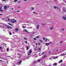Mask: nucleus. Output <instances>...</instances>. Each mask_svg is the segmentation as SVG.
Segmentation results:
<instances>
[{
    "label": "nucleus",
    "mask_w": 66,
    "mask_h": 66,
    "mask_svg": "<svg viewBox=\"0 0 66 66\" xmlns=\"http://www.w3.org/2000/svg\"><path fill=\"white\" fill-rule=\"evenodd\" d=\"M8 24L9 25H10V26H11L12 25V24H11V23H8Z\"/></svg>",
    "instance_id": "5701e85b"
},
{
    "label": "nucleus",
    "mask_w": 66,
    "mask_h": 66,
    "mask_svg": "<svg viewBox=\"0 0 66 66\" xmlns=\"http://www.w3.org/2000/svg\"><path fill=\"white\" fill-rule=\"evenodd\" d=\"M62 31H64V29H62Z\"/></svg>",
    "instance_id": "2f4dec72"
},
{
    "label": "nucleus",
    "mask_w": 66,
    "mask_h": 66,
    "mask_svg": "<svg viewBox=\"0 0 66 66\" xmlns=\"http://www.w3.org/2000/svg\"><path fill=\"white\" fill-rule=\"evenodd\" d=\"M40 43H38V45H40Z\"/></svg>",
    "instance_id": "8fccbe9b"
},
{
    "label": "nucleus",
    "mask_w": 66,
    "mask_h": 66,
    "mask_svg": "<svg viewBox=\"0 0 66 66\" xmlns=\"http://www.w3.org/2000/svg\"><path fill=\"white\" fill-rule=\"evenodd\" d=\"M36 61H35L34 62V63H36Z\"/></svg>",
    "instance_id": "603ef678"
},
{
    "label": "nucleus",
    "mask_w": 66,
    "mask_h": 66,
    "mask_svg": "<svg viewBox=\"0 0 66 66\" xmlns=\"http://www.w3.org/2000/svg\"><path fill=\"white\" fill-rule=\"evenodd\" d=\"M56 50L57 51H59V50Z\"/></svg>",
    "instance_id": "864d4df0"
},
{
    "label": "nucleus",
    "mask_w": 66,
    "mask_h": 66,
    "mask_svg": "<svg viewBox=\"0 0 66 66\" xmlns=\"http://www.w3.org/2000/svg\"><path fill=\"white\" fill-rule=\"evenodd\" d=\"M33 13H34V14H36V13L35 12H33Z\"/></svg>",
    "instance_id": "37998d69"
},
{
    "label": "nucleus",
    "mask_w": 66,
    "mask_h": 66,
    "mask_svg": "<svg viewBox=\"0 0 66 66\" xmlns=\"http://www.w3.org/2000/svg\"><path fill=\"white\" fill-rule=\"evenodd\" d=\"M45 39V42H47V41L48 40V39H47V38H46Z\"/></svg>",
    "instance_id": "dca6fc26"
},
{
    "label": "nucleus",
    "mask_w": 66,
    "mask_h": 66,
    "mask_svg": "<svg viewBox=\"0 0 66 66\" xmlns=\"http://www.w3.org/2000/svg\"><path fill=\"white\" fill-rule=\"evenodd\" d=\"M16 12H20V11L19 10H18V11H16Z\"/></svg>",
    "instance_id": "c9c22d12"
},
{
    "label": "nucleus",
    "mask_w": 66,
    "mask_h": 66,
    "mask_svg": "<svg viewBox=\"0 0 66 66\" xmlns=\"http://www.w3.org/2000/svg\"><path fill=\"white\" fill-rule=\"evenodd\" d=\"M43 40H45V37H44L43 38Z\"/></svg>",
    "instance_id": "bb28decb"
},
{
    "label": "nucleus",
    "mask_w": 66,
    "mask_h": 66,
    "mask_svg": "<svg viewBox=\"0 0 66 66\" xmlns=\"http://www.w3.org/2000/svg\"><path fill=\"white\" fill-rule=\"evenodd\" d=\"M50 53H51V52H50L49 53V54H50Z\"/></svg>",
    "instance_id": "13d9d810"
},
{
    "label": "nucleus",
    "mask_w": 66,
    "mask_h": 66,
    "mask_svg": "<svg viewBox=\"0 0 66 66\" xmlns=\"http://www.w3.org/2000/svg\"><path fill=\"white\" fill-rule=\"evenodd\" d=\"M2 47H0V49H2Z\"/></svg>",
    "instance_id": "4c0bfd02"
},
{
    "label": "nucleus",
    "mask_w": 66,
    "mask_h": 66,
    "mask_svg": "<svg viewBox=\"0 0 66 66\" xmlns=\"http://www.w3.org/2000/svg\"><path fill=\"white\" fill-rule=\"evenodd\" d=\"M2 1H5L6 0H2Z\"/></svg>",
    "instance_id": "a19ab883"
},
{
    "label": "nucleus",
    "mask_w": 66,
    "mask_h": 66,
    "mask_svg": "<svg viewBox=\"0 0 66 66\" xmlns=\"http://www.w3.org/2000/svg\"><path fill=\"white\" fill-rule=\"evenodd\" d=\"M49 66H51V65H49Z\"/></svg>",
    "instance_id": "338daca9"
},
{
    "label": "nucleus",
    "mask_w": 66,
    "mask_h": 66,
    "mask_svg": "<svg viewBox=\"0 0 66 66\" xmlns=\"http://www.w3.org/2000/svg\"><path fill=\"white\" fill-rule=\"evenodd\" d=\"M24 24H22V28H26V26H23V25H24Z\"/></svg>",
    "instance_id": "423d86ee"
},
{
    "label": "nucleus",
    "mask_w": 66,
    "mask_h": 66,
    "mask_svg": "<svg viewBox=\"0 0 66 66\" xmlns=\"http://www.w3.org/2000/svg\"><path fill=\"white\" fill-rule=\"evenodd\" d=\"M36 46H37V44L36 43Z\"/></svg>",
    "instance_id": "5fc2aeb1"
},
{
    "label": "nucleus",
    "mask_w": 66,
    "mask_h": 66,
    "mask_svg": "<svg viewBox=\"0 0 66 66\" xmlns=\"http://www.w3.org/2000/svg\"><path fill=\"white\" fill-rule=\"evenodd\" d=\"M29 53H30L31 54V53H32V51H30V50L29 51Z\"/></svg>",
    "instance_id": "aec40b11"
},
{
    "label": "nucleus",
    "mask_w": 66,
    "mask_h": 66,
    "mask_svg": "<svg viewBox=\"0 0 66 66\" xmlns=\"http://www.w3.org/2000/svg\"><path fill=\"white\" fill-rule=\"evenodd\" d=\"M38 38H39V36H38L37 37V38L38 39Z\"/></svg>",
    "instance_id": "473e14b6"
},
{
    "label": "nucleus",
    "mask_w": 66,
    "mask_h": 66,
    "mask_svg": "<svg viewBox=\"0 0 66 66\" xmlns=\"http://www.w3.org/2000/svg\"><path fill=\"white\" fill-rule=\"evenodd\" d=\"M29 57H28V58H27V59H29Z\"/></svg>",
    "instance_id": "680f3d73"
},
{
    "label": "nucleus",
    "mask_w": 66,
    "mask_h": 66,
    "mask_svg": "<svg viewBox=\"0 0 66 66\" xmlns=\"http://www.w3.org/2000/svg\"><path fill=\"white\" fill-rule=\"evenodd\" d=\"M54 8L55 9H59V8H58L57 7H56V6H54Z\"/></svg>",
    "instance_id": "1a4fd4ad"
},
{
    "label": "nucleus",
    "mask_w": 66,
    "mask_h": 66,
    "mask_svg": "<svg viewBox=\"0 0 66 66\" xmlns=\"http://www.w3.org/2000/svg\"><path fill=\"white\" fill-rule=\"evenodd\" d=\"M30 27H28V29H29Z\"/></svg>",
    "instance_id": "0e129e2a"
},
{
    "label": "nucleus",
    "mask_w": 66,
    "mask_h": 66,
    "mask_svg": "<svg viewBox=\"0 0 66 66\" xmlns=\"http://www.w3.org/2000/svg\"><path fill=\"white\" fill-rule=\"evenodd\" d=\"M27 0H24V1H26Z\"/></svg>",
    "instance_id": "bf43d9fd"
},
{
    "label": "nucleus",
    "mask_w": 66,
    "mask_h": 66,
    "mask_svg": "<svg viewBox=\"0 0 66 66\" xmlns=\"http://www.w3.org/2000/svg\"><path fill=\"white\" fill-rule=\"evenodd\" d=\"M15 31H18V28H16L15 29Z\"/></svg>",
    "instance_id": "f8f14e48"
},
{
    "label": "nucleus",
    "mask_w": 66,
    "mask_h": 66,
    "mask_svg": "<svg viewBox=\"0 0 66 66\" xmlns=\"http://www.w3.org/2000/svg\"><path fill=\"white\" fill-rule=\"evenodd\" d=\"M25 43H26V44H27V42L26 41L25 42Z\"/></svg>",
    "instance_id": "79ce46f5"
},
{
    "label": "nucleus",
    "mask_w": 66,
    "mask_h": 66,
    "mask_svg": "<svg viewBox=\"0 0 66 66\" xmlns=\"http://www.w3.org/2000/svg\"><path fill=\"white\" fill-rule=\"evenodd\" d=\"M45 53L44 52H43V53H42V55H43V54H44Z\"/></svg>",
    "instance_id": "c85d7f7f"
},
{
    "label": "nucleus",
    "mask_w": 66,
    "mask_h": 66,
    "mask_svg": "<svg viewBox=\"0 0 66 66\" xmlns=\"http://www.w3.org/2000/svg\"><path fill=\"white\" fill-rule=\"evenodd\" d=\"M18 3H20V1H19L18 2Z\"/></svg>",
    "instance_id": "a18cd8bd"
},
{
    "label": "nucleus",
    "mask_w": 66,
    "mask_h": 66,
    "mask_svg": "<svg viewBox=\"0 0 66 66\" xmlns=\"http://www.w3.org/2000/svg\"><path fill=\"white\" fill-rule=\"evenodd\" d=\"M24 32H28V31H27V30L26 29H24Z\"/></svg>",
    "instance_id": "f3484780"
},
{
    "label": "nucleus",
    "mask_w": 66,
    "mask_h": 66,
    "mask_svg": "<svg viewBox=\"0 0 66 66\" xmlns=\"http://www.w3.org/2000/svg\"><path fill=\"white\" fill-rule=\"evenodd\" d=\"M9 48H7V52H8V51H9Z\"/></svg>",
    "instance_id": "6ab92c4d"
},
{
    "label": "nucleus",
    "mask_w": 66,
    "mask_h": 66,
    "mask_svg": "<svg viewBox=\"0 0 66 66\" xmlns=\"http://www.w3.org/2000/svg\"><path fill=\"white\" fill-rule=\"evenodd\" d=\"M62 43H63V42H61L60 43V44H62Z\"/></svg>",
    "instance_id": "7c9ffc66"
},
{
    "label": "nucleus",
    "mask_w": 66,
    "mask_h": 66,
    "mask_svg": "<svg viewBox=\"0 0 66 66\" xmlns=\"http://www.w3.org/2000/svg\"><path fill=\"white\" fill-rule=\"evenodd\" d=\"M4 9H5V10H7V7H6V6H5L4 7Z\"/></svg>",
    "instance_id": "0eeeda50"
},
{
    "label": "nucleus",
    "mask_w": 66,
    "mask_h": 66,
    "mask_svg": "<svg viewBox=\"0 0 66 66\" xmlns=\"http://www.w3.org/2000/svg\"><path fill=\"white\" fill-rule=\"evenodd\" d=\"M29 29H32V27H29Z\"/></svg>",
    "instance_id": "e433bc0d"
},
{
    "label": "nucleus",
    "mask_w": 66,
    "mask_h": 66,
    "mask_svg": "<svg viewBox=\"0 0 66 66\" xmlns=\"http://www.w3.org/2000/svg\"><path fill=\"white\" fill-rule=\"evenodd\" d=\"M48 42H49V39H48Z\"/></svg>",
    "instance_id": "69168bd1"
},
{
    "label": "nucleus",
    "mask_w": 66,
    "mask_h": 66,
    "mask_svg": "<svg viewBox=\"0 0 66 66\" xmlns=\"http://www.w3.org/2000/svg\"><path fill=\"white\" fill-rule=\"evenodd\" d=\"M0 15H2V14H0Z\"/></svg>",
    "instance_id": "6e6d98bb"
},
{
    "label": "nucleus",
    "mask_w": 66,
    "mask_h": 66,
    "mask_svg": "<svg viewBox=\"0 0 66 66\" xmlns=\"http://www.w3.org/2000/svg\"><path fill=\"white\" fill-rule=\"evenodd\" d=\"M50 29L51 30H53V27H50Z\"/></svg>",
    "instance_id": "9b49d317"
},
{
    "label": "nucleus",
    "mask_w": 66,
    "mask_h": 66,
    "mask_svg": "<svg viewBox=\"0 0 66 66\" xmlns=\"http://www.w3.org/2000/svg\"><path fill=\"white\" fill-rule=\"evenodd\" d=\"M41 49V48H39V49H38V50H40Z\"/></svg>",
    "instance_id": "09e8293b"
},
{
    "label": "nucleus",
    "mask_w": 66,
    "mask_h": 66,
    "mask_svg": "<svg viewBox=\"0 0 66 66\" xmlns=\"http://www.w3.org/2000/svg\"><path fill=\"white\" fill-rule=\"evenodd\" d=\"M0 58H1H1H2V57H1L0 56Z\"/></svg>",
    "instance_id": "052dcab7"
},
{
    "label": "nucleus",
    "mask_w": 66,
    "mask_h": 66,
    "mask_svg": "<svg viewBox=\"0 0 66 66\" xmlns=\"http://www.w3.org/2000/svg\"><path fill=\"white\" fill-rule=\"evenodd\" d=\"M13 20H14V21H15V22H17V21L16 20H15V19H11V21H13Z\"/></svg>",
    "instance_id": "39448f33"
},
{
    "label": "nucleus",
    "mask_w": 66,
    "mask_h": 66,
    "mask_svg": "<svg viewBox=\"0 0 66 66\" xmlns=\"http://www.w3.org/2000/svg\"><path fill=\"white\" fill-rule=\"evenodd\" d=\"M21 62H22V60H21L19 62V64H21Z\"/></svg>",
    "instance_id": "9d476101"
},
{
    "label": "nucleus",
    "mask_w": 66,
    "mask_h": 66,
    "mask_svg": "<svg viewBox=\"0 0 66 66\" xmlns=\"http://www.w3.org/2000/svg\"><path fill=\"white\" fill-rule=\"evenodd\" d=\"M34 8H33V7H32L31 8V10H34Z\"/></svg>",
    "instance_id": "b1692460"
},
{
    "label": "nucleus",
    "mask_w": 66,
    "mask_h": 66,
    "mask_svg": "<svg viewBox=\"0 0 66 66\" xmlns=\"http://www.w3.org/2000/svg\"><path fill=\"white\" fill-rule=\"evenodd\" d=\"M57 58V57H53V59H56Z\"/></svg>",
    "instance_id": "a211bd4d"
},
{
    "label": "nucleus",
    "mask_w": 66,
    "mask_h": 66,
    "mask_svg": "<svg viewBox=\"0 0 66 66\" xmlns=\"http://www.w3.org/2000/svg\"><path fill=\"white\" fill-rule=\"evenodd\" d=\"M1 8H0V11H1V12H2V10H1Z\"/></svg>",
    "instance_id": "a878e982"
},
{
    "label": "nucleus",
    "mask_w": 66,
    "mask_h": 66,
    "mask_svg": "<svg viewBox=\"0 0 66 66\" xmlns=\"http://www.w3.org/2000/svg\"><path fill=\"white\" fill-rule=\"evenodd\" d=\"M63 11H64V12H66V10H63Z\"/></svg>",
    "instance_id": "de8ad7c7"
},
{
    "label": "nucleus",
    "mask_w": 66,
    "mask_h": 66,
    "mask_svg": "<svg viewBox=\"0 0 66 66\" xmlns=\"http://www.w3.org/2000/svg\"><path fill=\"white\" fill-rule=\"evenodd\" d=\"M8 20L9 21H10V19H8Z\"/></svg>",
    "instance_id": "c03bdc74"
},
{
    "label": "nucleus",
    "mask_w": 66,
    "mask_h": 66,
    "mask_svg": "<svg viewBox=\"0 0 66 66\" xmlns=\"http://www.w3.org/2000/svg\"><path fill=\"white\" fill-rule=\"evenodd\" d=\"M46 56V55H44V57H42V58H43V59H44L45 57Z\"/></svg>",
    "instance_id": "4468645a"
},
{
    "label": "nucleus",
    "mask_w": 66,
    "mask_h": 66,
    "mask_svg": "<svg viewBox=\"0 0 66 66\" xmlns=\"http://www.w3.org/2000/svg\"><path fill=\"white\" fill-rule=\"evenodd\" d=\"M63 62V60H61L59 62V63H61V62Z\"/></svg>",
    "instance_id": "2eb2a0df"
},
{
    "label": "nucleus",
    "mask_w": 66,
    "mask_h": 66,
    "mask_svg": "<svg viewBox=\"0 0 66 66\" xmlns=\"http://www.w3.org/2000/svg\"><path fill=\"white\" fill-rule=\"evenodd\" d=\"M20 7H19H19H18V9H19V8H20Z\"/></svg>",
    "instance_id": "3c124183"
},
{
    "label": "nucleus",
    "mask_w": 66,
    "mask_h": 66,
    "mask_svg": "<svg viewBox=\"0 0 66 66\" xmlns=\"http://www.w3.org/2000/svg\"><path fill=\"white\" fill-rule=\"evenodd\" d=\"M14 2H17V0H15L14 1Z\"/></svg>",
    "instance_id": "f704fd0d"
},
{
    "label": "nucleus",
    "mask_w": 66,
    "mask_h": 66,
    "mask_svg": "<svg viewBox=\"0 0 66 66\" xmlns=\"http://www.w3.org/2000/svg\"><path fill=\"white\" fill-rule=\"evenodd\" d=\"M63 18L64 20H66V16H65V17L64 16H63Z\"/></svg>",
    "instance_id": "20e7f679"
},
{
    "label": "nucleus",
    "mask_w": 66,
    "mask_h": 66,
    "mask_svg": "<svg viewBox=\"0 0 66 66\" xmlns=\"http://www.w3.org/2000/svg\"><path fill=\"white\" fill-rule=\"evenodd\" d=\"M9 33L10 35H12V33H11V32H9Z\"/></svg>",
    "instance_id": "412c9836"
},
{
    "label": "nucleus",
    "mask_w": 66,
    "mask_h": 66,
    "mask_svg": "<svg viewBox=\"0 0 66 66\" xmlns=\"http://www.w3.org/2000/svg\"><path fill=\"white\" fill-rule=\"evenodd\" d=\"M28 55H30V54H29V53H28Z\"/></svg>",
    "instance_id": "58836bf2"
},
{
    "label": "nucleus",
    "mask_w": 66,
    "mask_h": 66,
    "mask_svg": "<svg viewBox=\"0 0 66 66\" xmlns=\"http://www.w3.org/2000/svg\"><path fill=\"white\" fill-rule=\"evenodd\" d=\"M40 43H43V41L42 40H40Z\"/></svg>",
    "instance_id": "4be33fe9"
},
{
    "label": "nucleus",
    "mask_w": 66,
    "mask_h": 66,
    "mask_svg": "<svg viewBox=\"0 0 66 66\" xmlns=\"http://www.w3.org/2000/svg\"><path fill=\"white\" fill-rule=\"evenodd\" d=\"M29 50V48H28V47H27V50Z\"/></svg>",
    "instance_id": "ea45409f"
},
{
    "label": "nucleus",
    "mask_w": 66,
    "mask_h": 66,
    "mask_svg": "<svg viewBox=\"0 0 66 66\" xmlns=\"http://www.w3.org/2000/svg\"><path fill=\"white\" fill-rule=\"evenodd\" d=\"M45 24H46V23H45V24H42V25H43V26H44V25H45Z\"/></svg>",
    "instance_id": "cd10ccee"
},
{
    "label": "nucleus",
    "mask_w": 66,
    "mask_h": 66,
    "mask_svg": "<svg viewBox=\"0 0 66 66\" xmlns=\"http://www.w3.org/2000/svg\"><path fill=\"white\" fill-rule=\"evenodd\" d=\"M34 40H36V39L35 38H34Z\"/></svg>",
    "instance_id": "c756f323"
},
{
    "label": "nucleus",
    "mask_w": 66,
    "mask_h": 66,
    "mask_svg": "<svg viewBox=\"0 0 66 66\" xmlns=\"http://www.w3.org/2000/svg\"><path fill=\"white\" fill-rule=\"evenodd\" d=\"M4 31H5V30H4Z\"/></svg>",
    "instance_id": "774afa93"
},
{
    "label": "nucleus",
    "mask_w": 66,
    "mask_h": 66,
    "mask_svg": "<svg viewBox=\"0 0 66 66\" xmlns=\"http://www.w3.org/2000/svg\"><path fill=\"white\" fill-rule=\"evenodd\" d=\"M12 23H15V21H12Z\"/></svg>",
    "instance_id": "72a5a7b5"
},
{
    "label": "nucleus",
    "mask_w": 66,
    "mask_h": 66,
    "mask_svg": "<svg viewBox=\"0 0 66 66\" xmlns=\"http://www.w3.org/2000/svg\"><path fill=\"white\" fill-rule=\"evenodd\" d=\"M38 62H40V60H38Z\"/></svg>",
    "instance_id": "49530a36"
},
{
    "label": "nucleus",
    "mask_w": 66,
    "mask_h": 66,
    "mask_svg": "<svg viewBox=\"0 0 66 66\" xmlns=\"http://www.w3.org/2000/svg\"><path fill=\"white\" fill-rule=\"evenodd\" d=\"M66 55V53H64L63 54H61V56H64V55Z\"/></svg>",
    "instance_id": "f257e3e1"
},
{
    "label": "nucleus",
    "mask_w": 66,
    "mask_h": 66,
    "mask_svg": "<svg viewBox=\"0 0 66 66\" xmlns=\"http://www.w3.org/2000/svg\"><path fill=\"white\" fill-rule=\"evenodd\" d=\"M24 40H27V38H24Z\"/></svg>",
    "instance_id": "393cba45"
},
{
    "label": "nucleus",
    "mask_w": 66,
    "mask_h": 66,
    "mask_svg": "<svg viewBox=\"0 0 66 66\" xmlns=\"http://www.w3.org/2000/svg\"><path fill=\"white\" fill-rule=\"evenodd\" d=\"M13 9H14V8H13L12 9V10H13Z\"/></svg>",
    "instance_id": "e2e57ef3"
},
{
    "label": "nucleus",
    "mask_w": 66,
    "mask_h": 66,
    "mask_svg": "<svg viewBox=\"0 0 66 66\" xmlns=\"http://www.w3.org/2000/svg\"><path fill=\"white\" fill-rule=\"evenodd\" d=\"M6 27L8 29H9V28H10L11 29H12V27H10V26H9L6 25Z\"/></svg>",
    "instance_id": "f03ea898"
},
{
    "label": "nucleus",
    "mask_w": 66,
    "mask_h": 66,
    "mask_svg": "<svg viewBox=\"0 0 66 66\" xmlns=\"http://www.w3.org/2000/svg\"><path fill=\"white\" fill-rule=\"evenodd\" d=\"M0 62H2V61L1 60H0Z\"/></svg>",
    "instance_id": "4d7b16f0"
},
{
    "label": "nucleus",
    "mask_w": 66,
    "mask_h": 66,
    "mask_svg": "<svg viewBox=\"0 0 66 66\" xmlns=\"http://www.w3.org/2000/svg\"><path fill=\"white\" fill-rule=\"evenodd\" d=\"M51 44V42H50V43H45V44L47 46L48 45H49V44Z\"/></svg>",
    "instance_id": "7ed1b4c3"
},
{
    "label": "nucleus",
    "mask_w": 66,
    "mask_h": 66,
    "mask_svg": "<svg viewBox=\"0 0 66 66\" xmlns=\"http://www.w3.org/2000/svg\"><path fill=\"white\" fill-rule=\"evenodd\" d=\"M39 25H38L37 26V29H39Z\"/></svg>",
    "instance_id": "ddd939ff"
},
{
    "label": "nucleus",
    "mask_w": 66,
    "mask_h": 66,
    "mask_svg": "<svg viewBox=\"0 0 66 66\" xmlns=\"http://www.w3.org/2000/svg\"><path fill=\"white\" fill-rule=\"evenodd\" d=\"M57 64L56 63H55L54 64V65H53V66H56L57 65Z\"/></svg>",
    "instance_id": "6e6552de"
}]
</instances>
